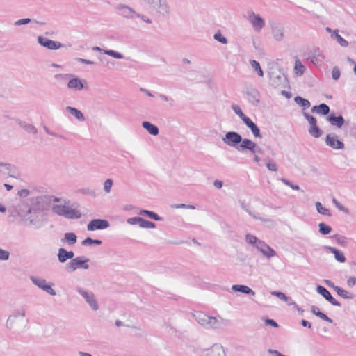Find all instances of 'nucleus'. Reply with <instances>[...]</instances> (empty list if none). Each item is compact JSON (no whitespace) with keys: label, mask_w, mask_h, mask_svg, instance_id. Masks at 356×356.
<instances>
[{"label":"nucleus","mask_w":356,"mask_h":356,"mask_svg":"<svg viewBox=\"0 0 356 356\" xmlns=\"http://www.w3.org/2000/svg\"><path fill=\"white\" fill-rule=\"evenodd\" d=\"M26 311L24 308L15 310L8 318L6 326L10 330L19 332L23 330L28 321L25 318Z\"/></svg>","instance_id":"nucleus-1"},{"label":"nucleus","mask_w":356,"mask_h":356,"mask_svg":"<svg viewBox=\"0 0 356 356\" xmlns=\"http://www.w3.org/2000/svg\"><path fill=\"white\" fill-rule=\"evenodd\" d=\"M149 5L152 11L158 16L169 17L170 15V8L166 0H144Z\"/></svg>","instance_id":"nucleus-2"},{"label":"nucleus","mask_w":356,"mask_h":356,"mask_svg":"<svg viewBox=\"0 0 356 356\" xmlns=\"http://www.w3.org/2000/svg\"><path fill=\"white\" fill-rule=\"evenodd\" d=\"M269 78L270 84L275 88H286L289 85L286 76L280 69L270 70Z\"/></svg>","instance_id":"nucleus-3"},{"label":"nucleus","mask_w":356,"mask_h":356,"mask_svg":"<svg viewBox=\"0 0 356 356\" xmlns=\"http://www.w3.org/2000/svg\"><path fill=\"white\" fill-rule=\"evenodd\" d=\"M90 259L85 258L84 257H76L72 260H70L65 266V270L68 273H72L76 271L77 269H89Z\"/></svg>","instance_id":"nucleus-4"},{"label":"nucleus","mask_w":356,"mask_h":356,"mask_svg":"<svg viewBox=\"0 0 356 356\" xmlns=\"http://www.w3.org/2000/svg\"><path fill=\"white\" fill-rule=\"evenodd\" d=\"M271 34L275 41L282 42L285 38V28L283 24L277 22H270Z\"/></svg>","instance_id":"nucleus-5"},{"label":"nucleus","mask_w":356,"mask_h":356,"mask_svg":"<svg viewBox=\"0 0 356 356\" xmlns=\"http://www.w3.org/2000/svg\"><path fill=\"white\" fill-rule=\"evenodd\" d=\"M30 280L35 286L51 296L56 295L55 290L52 289L53 283L47 282L45 279L37 276H31Z\"/></svg>","instance_id":"nucleus-6"},{"label":"nucleus","mask_w":356,"mask_h":356,"mask_svg":"<svg viewBox=\"0 0 356 356\" xmlns=\"http://www.w3.org/2000/svg\"><path fill=\"white\" fill-rule=\"evenodd\" d=\"M222 140V142L229 147L237 149L242 140V136L238 133L232 131L227 132Z\"/></svg>","instance_id":"nucleus-7"},{"label":"nucleus","mask_w":356,"mask_h":356,"mask_svg":"<svg viewBox=\"0 0 356 356\" xmlns=\"http://www.w3.org/2000/svg\"><path fill=\"white\" fill-rule=\"evenodd\" d=\"M76 291L84 298L89 306L95 311L99 309L98 303L95 299V294L92 291H86L81 287H76Z\"/></svg>","instance_id":"nucleus-8"},{"label":"nucleus","mask_w":356,"mask_h":356,"mask_svg":"<svg viewBox=\"0 0 356 356\" xmlns=\"http://www.w3.org/2000/svg\"><path fill=\"white\" fill-rule=\"evenodd\" d=\"M248 19L251 24L253 29L256 32H259L265 26L264 19L259 15L255 13L254 11L248 12Z\"/></svg>","instance_id":"nucleus-9"},{"label":"nucleus","mask_w":356,"mask_h":356,"mask_svg":"<svg viewBox=\"0 0 356 356\" xmlns=\"http://www.w3.org/2000/svg\"><path fill=\"white\" fill-rule=\"evenodd\" d=\"M33 213H42V211L40 209L35 208H30L23 216L22 220L26 225L34 226L38 228L40 227L39 222L38 220H35V218H32Z\"/></svg>","instance_id":"nucleus-10"},{"label":"nucleus","mask_w":356,"mask_h":356,"mask_svg":"<svg viewBox=\"0 0 356 356\" xmlns=\"http://www.w3.org/2000/svg\"><path fill=\"white\" fill-rule=\"evenodd\" d=\"M85 83H86L85 80H81L72 74V76H69L67 86L68 89L73 91H81L85 88Z\"/></svg>","instance_id":"nucleus-11"},{"label":"nucleus","mask_w":356,"mask_h":356,"mask_svg":"<svg viewBox=\"0 0 356 356\" xmlns=\"http://www.w3.org/2000/svg\"><path fill=\"white\" fill-rule=\"evenodd\" d=\"M115 8L120 15L127 19H133L137 15L132 8L123 3L118 4Z\"/></svg>","instance_id":"nucleus-12"},{"label":"nucleus","mask_w":356,"mask_h":356,"mask_svg":"<svg viewBox=\"0 0 356 356\" xmlns=\"http://www.w3.org/2000/svg\"><path fill=\"white\" fill-rule=\"evenodd\" d=\"M38 42L41 46L50 50L58 49L63 46V44L59 42L54 41L42 36L38 37Z\"/></svg>","instance_id":"nucleus-13"},{"label":"nucleus","mask_w":356,"mask_h":356,"mask_svg":"<svg viewBox=\"0 0 356 356\" xmlns=\"http://www.w3.org/2000/svg\"><path fill=\"white\" fill-rule=\"evenodd\" d=\"M325 144L334 149L344 148V143L338 139V136L335 134H330L326 136Z\"/></svg>","instance_id":"nucleus-14"},{"label":"nucleus","mask_w":356,"mask_h":356,"mask_svg":"<svg viewBox=\"0 0 356 356\" xmlns=\"http://www.w3.org/2000/svg\"><path fill=\"white\" fill-rule=\"evenodd\" d=\"M110 224L108 220L104 219L92 220L87 225L88 231H95L97 229H104L109 227Z\"/></svg>","instance_id":"nucleus-15"},{"label":"nucleus","mask_w":356,"mask_h":356,"mask_svg":"<svg viewBox=\"0 0 356 356\" xmlns=\"http://www.w3.org/2000/svg\"><path fill=\"white\" fill-rule=\"evenodd\" d=\"M245 241L248 243L252 245L261 252L264 250V248H266V246L268 245L264 241L259 239L258 238L250 234H247L245 235Z\"/></svg>","instance_id":"nucleus-16"},{"label":"nucleus","mask_w":356,"mask_h":356,"mask_svg":"<svg viewBox=\"0 0 356 356\" xmlns=\"http://www.w3.org/2000/svg\"><path fill=\"white\" fill-rule=\"evenodd\" d=\"M316 292L321 295L327 301L330 302L332 305L341 307V303L332 297L329 291L324 286L318 285L316 286Z\"/></svg>","instance_id":"nucleus-17"},{"label":"nucleus","mask_w":356,"mask_h":356,"mask_svg":"<svg viewBox=\"0 0 356 356\" xmlns=\"http://www.w3.org/2000/svg\"><path fill=\"white\" fill-rule=\"evenodd\" d=\"M246 95L248 100L251 104L257 106L260 102V93L255 88L248 87L246 88Z\"/></svg>","instance_id":"nucleus-18"},{"label":"nucleus","mask_w":356,"mask_h":356,"mask_svg":"<svg viewBox=\"0 0 356 356\" xmlns=\"http://www.w3.org/2000/svg\"><path fill=\"white\" fill-rule=\"evenodd\" d=\"M204 356H225V353L221 344L215 343L210 348L206 350Z\"/></svg>","instance_id":"nucleus-19"},{"label":"nucleus","mask_w":356,"mask_h":356,"mask_svg":"<svg viewBox=\"0 0 356 356\" xmlns=\"http://www.w3.org/2000/svg\"><path fill=\"white\" fill-rule=\"evenodd\" d=\"M74 253L72 250L67 251L63 248H60L58 250V254H57L58 260L61 264L65 263L68 259L72 260V259H74Z\"/></svg>","instance_id":"nucleus-20"},{"label":"nucleus","mask_w":356,"mask_h":356,"mask_svg":"<svg viewBox=\"0 0 356 356\" xmlns=\"http://www.w3.org/2000/svg\"><path fill=\"white\" fill-rule=\"evenodd\" d=\"M256 147V143L248 138H243L239 144L237 150L239 152H243L245 150H249L250 152L253 151V148Z\"/></svg>","instance_id":"nucleus-21"},{"label":"nucleus","mask_w":356,"mask_h":356,"mask_svg":"<svg viewBox=\"0 0 356 356\" xmlns=\"http://www.w3.org/2000/svg\"><path fill=\"white\" fill-rule=\"evenodd\" d=\"M243 123L251 130L252 134L256 138H261L262 136L260 134V129L257 125L250 118L245 119Z\"/></svg>","instance_id":"nucleus-22"},{"label":"nucleus","mask_w":356,"mask_h":356,"mask_svg":"<svg viewBox=\"0 0 356 356\" xmlns=\"http://www.w3.org/2000/svg\"><path fill=\"white\" fill-rule=\"evenodd\" d=\"M327 120L330 122L332 126L337 128H341L345 120L342 115L335 116L334 113H331L327 117Z\"/></svg>","instance_id":"nucleus-23"},{"label":"nucleus","mask_w":356,"mask_h":356,"mask_svg":"<svg viewBox=\"0 0 356 356\" xmlns=\"http://www.w3.org/2000/svg\"><path fill=\"white\" fill-rule=\"evenodd\" d=\"M223 319L220 317H209V320L208 321L207 325L206 328L207 329H220L223 325Z\"/></svg>","instance_id":"nucleus-24"},{"label":"nucleus","mask_w":356,"mask_h":356,"mask_svg":"<svg viewBox=\"0 0 356 356\" xmlns=\"http://www.w3.org/2000/svg\"><path fill=\"white\" fill-rule=\"evenodd\" d=\"M232 290L234 292H240L253 296H255V292L246 285L234 284L232 286Z\"/></svg>","instance_id":"nucleus-25"},{"label":"nucleus","mask_w":356,"mask_h":356,"mask_svg":"<svg viewBox=\"0 0 356 356\" xmlns=\"http://www.w3.org/2000/svg\"><path fill=\"white\" fill-rule=\"evenodd\" d=\"M193 317L200 325L206 327L210 316L204 312H197L193 314Z\"/></svg>","instance_id":"nucleus-26"},{"label":"nucleus","mask_w":356,"mask_h":356,"mask_svg":"<svg viewBox=\"0 0 356 356\" xmlns=\"http://www.w3.org/2000/svg\"><path fill=\"white\" fill-rule=\"evenodd\" d=\"M142 127L151 135L157 136L159 133V128L157 126L152 124L148 121H144L142 122Z\"/></svg>","instance_id":"nucleus-27"},{"label":"nucleus","mask_w":356,"mask_h":356,"mask_svg":"<svg viewBox=\"0 0 356 356\" xmlns=\"http://www.w3.org/2000/svg\"><path fill=\"white\" fill-rule=\"evenodd\" d=\"M325 249L329 250L332 253L334 254V258L337 261L341 263H343L346 261V257L343 252H340L339 250H337L335 248L331 247V246H325Z\"/></svg>","instance_id":"nucleus-28"},{"label":"nucleus","mask_w":356,"mask_h":356,"mask_svg":"<svg viewBox=\"0 0 356 356\" xmlns=\"http://www.w3.org/2000/svg\"><path fill=\"white\" fill-rule=\"evenodd\" d=\"M312 111L321 115H327L330 113V107L325 104H321L317 106H313Z\"/></svg>","instance_id":"nucleus-29"},{"label":"nucleus","mask_w":356,"mask_h":356,"mask_svg":"<svg viewBox=\"0 0 356 356\" xmlns=\"http://www.w3.org/2000/svg\"><path fill=\"white\" fill-rule=\"evenodd\" d=\"M93 50L97 51H102L104 54L111 56L117 59H122L124 58V56L121 53L115 51L113 50L102 49V48H100L99 47H94Z\"/></svg>","instance_id":"nucleus-30"},{"label":"nucleus","mask_w":356,"mask_h":356,"mask_svg":"<svg viewBox=\"0 0 356 356\" xmlns=\"http://www.w3.org/2000/svg\"><path fill=\"white\" fill-rule=\"evenodd\" d=\"M77 241V236L73 232H67L64 234V238L61 239L62 243H67L70 245H74Z\"/></svg>","instance_id":"nucleus-31"},{"label":"nucleus","mask_w":356,"mask_h":356,"mask_svg":"<svg viewBox=\"0 0 356 356\" xmlns=\"http://www.w3.org/2000/svg\"><path fill=\"white\" fill-rule=\"evenodd\" d=\"M66 111L69 112L72 115H73L78 120L83 122L85 120V117L81 111L78 110L77 108L72 106H67Z\"/></svg>","instance_id":"nucleus-32"},{"label":"nucleus","mask_w":356,"mask_h":356,"mask_svg":"<svg viewBox=\"0 0 356 356\" xmlns=\"http://www.w3.org/2000/svg\"><path fill=\"white\" fill-rule=\"evenodd\" d=\"M339 30H335L331 34V38L335 40L341 47H346L349 43L347 40L343 38L339 33Z\"/></svg>","instance_id":"nucleus-33"},{"label":"nucleus","mask_w":356,"mask_h":356,"mask_svg":"<svg viewBox=\"0 0 356 356\" xmlns=\"http://www.w3.org/2000/svg\"><path fill=\"white\" fill-rule=\"evenodd\" d=\"M20 128L23 129L27 133H31L33 134H36L38 132L37 129L31 124H29L26 122L20 121L18 122Z\"/></svg>","instance_id":"nucleus-34"},{"label":"nucleus","mask_w":356,"mask_h":356,"mask_svg":"<svg viewBox=\"0 0 356 356\" xmlns=\"http://www.w3.org/2000/svg\"><path fill=\"white\" fill-rule=\"evenodd\" d=\"M138 214L140 216H147L148 218L153 219L154 220H157V221L162 220L161 217H160L157 213H156L155 212L152 211H149V210H146V209H141L138 212Z\"/></svg>","instance_id":"nucleus-35"},{"label":"nucleus","mask_w":356,"mask_h":356,"mask_svg":"<svg viewBox=\"0 0 356 356\" xmlns=\"http://www.w3.org/2000/svg\"><path fill=\"white\" fill-rule=\"evenodd\" d=\"M67 206L65 204H55L52 207L54 213L59 216H65L67 211Z\"/></svg>","instance_id":"nucleus-36"},{"label":"nucleus","mask_w":356,"mask_h":356,"mask_svg":"<svg viewBox=\"0 0 356 356\" xmlns=\"http://www.w3.org/2000/svg\"><path fill=\"white\" fill-rule=\"evenodd\" d=\"M334 291L337 293V294L345 299H353L354 296L353 294L349 293L348 291L338 286L334 287Z\"/></svg>","instance_id":"nucleus-37"},{"label":"nucleus","mask_w":356,"mask_h":356,"mask_svg":"<svg viewBox=\"0 0 356 356\" xmlns=\"http://www.w3.org/2000/svg\"><path fill=\"white\" fill-rule=\"evenodd\" d=\"M264 161H266V165L268 170L273 172H277L278 170L277 164L273 159L267 157Z\"/></svg>","instance_id":"nucleus-38"},{"label":"nucleus","mask_w":356,"mask_h":356,"mask_svg":"<svg viewBox=\"0 0 356 356\" xmlns=\"http://www.w3.org/2000/svg\"><path fill=\"white\" fill-rule=\"evenodd\" d=\"M308 131L313 137L316 138L321 137L323 134V131L317 126V124L310 126Z\"/></svg>","instance_id":"nucleus-39"},{"label":"nucleus","mask_w":356,"mask_h":356,"mask_svg":"<svg viewBox=\"0 0 356 356\" xmlns=\"http://www.w3.org/2000/svg\"><path fill=\"white\" fill-rule=\"evenodd\" d=\"M294 102L303 108V109H306L310 106V102L309 100L302 98V97L297 96L294 98Z\"/></svg>","instance_id":"nucleus-40"},{"label":"nucleus","mask_w":356,"mask_h":356,"mask_svg":"<svg viewBox=\"0 0 356 356\" xmlns=\"http://www.w3.org/2000/svg\"><path fill=\"white\" fill-rule=\"evenodd\" d=\"M261 253L265 257H266L268 259L277 256V252L268 245H267L266 248H264V250L262 251Z\"/></svg>","instance_id":"nucleus-41"},{"label":"nucleus","mask_w":356,"mask_h":356,"mask_svg":"<svg viewBox=\"0 0 356 356\" xmlns=\"http://www.w3.org/2000/svg\"><path fill=\"white\" fill-rule=\"evenodd\" d=\"M315 206H316L317 211L319 213H321L322 215L327 216H331V213H330V210L328 209H326L325 207H324L321 202H316Z\"/></svg>","instance_id":"nucleus-42"},{"label":"nucleus","mask_w":356,"mask_h":356,"mask_svg":"<svg viewBox=\"0 0 356 356\" xmlns=\"http://www.w3.org/2000/svg\"><path fill=\"white\" fill-rule=\"evenodd\" d=\"M232 109L241 119L243 122L244 121L245 119H247L248 118L243 113L241 108L238 105H232Z\"/></svg>","instance_id":"nucleus-43"},{"label":"nucleus","mask_w":356,"mask_h":356,"mask_svg":"<svg viewBox=\"0 0 356 356\" xmlns=\"http://www.w3.org/2000/svg\"><path fill=\"white\" fill-rule=\"evenodd\" d=\"M319 227V232L322 235H327L330 234L332 231V227L327 225H326L325 222H320L318 224Z\"/></svg>","instance_id":"nucleus-44"},{"label":"nucleus","mask_w":356,"mask_h":356,"mask_svg":"<svg viewBox=\"0 0 356 356\" xmlns=\"http://www.w3.org/2000/svg\"><path fill=\"white\" fill-rule=\"evenodd\" d=\"M102 243L101 240L99 239H92L90 237H87L86 239H84L81 244L83 245L87 246V245H99Z\"/></svg>","instance_id":"nucleus-45"},{"label":"nucleus","mask_w":356,"mask_h":356,"mask_svg":"<svg viewBox=\"0 0 356 356\" xmlns=\"http://www.w3.org/2000/svg\"><path fill=\"white\" fill-rule=\"evenodd\" d=\"M65 216L66 218L72 219L79 218H80L81 215L75 209L67 207V211Z\"/></svg>","instance_id":"nucleus-46"},{"label":"nucleus","mask_w":356,"mask_h":356,"mask_svg":"<svg viewBox=\"0 0 356 356\" xmlns=\"http://www.w3.org/2000/svg\"><path fill=\"white\" fill-rule=\"evenodd\" d=\"M143 220H144V218H143L141 217L136 216V217H132V218H128L127 220V222L128 224L132 225L138 224L141 227V225H143Z\"/></svg>","instance_id":"nucleus-47"},{"label":"nucleus","mask_w":356,"mask_h":356,"mask_svg":"<svg viewBox=\"0 0 356 356\" xmlns=\"http://www.w3.org/2000/svg\"><path fill=\"white\" fill-rule=\"evenodd\" d=\"M250 63H251V66L257 72L258 75L259 76L262 77L264 76V72H263V70H262L259 62L253 60L251 61Z\"/></svg>","instance_id":"nucleus-48"},{"label":"nucleus","mask_w":356,"mask_h":356,"mask_svg":"<svg viewBox=\"0 0 356 356\" xmlns=\"http://www.w3.org/2000/svg\"><path fill=\"white\" fill-rule=\"evenodd\" d=\"M294 70L297 73H300L302 75L305 71V67L302 64L300 60H296L295 61Z\"/></svg>","instance_id":"nucleus-49"},{"label":"nucleus","mask_w":356,"mask_h":356,"mask_svg":"<svg viewBox=\"0 0 356 356\" xmlns=\"http://www.w3.org/2000/svg\"><path fill=\"white\" fill-rule=\"evenodd\" d=\"M79 193H80L81 194H83V195H89V196L92 197H96L95 191L94 190L88 188V187L80 188L79 190Z\"/></svg>","instance_id":"nucleus-50"},{"label":"nucleus","mask_w":356,"mask_h":356,"mask_svg":"<svg viewBox=\"0 0 356 356\" xmlns=\"http://www.w3.org/2000/svg\"><path fill=\"white\" fill-rule=\"evenodd\" d=\"M113 185V181L111 179H107L104 182V191L106 193L111 192V188Z\"/></svg>","instance_id":"nucleus-51"},{"label":"nucleus","mask_w":356,"mask_h":356,"mask_svg":"<svg viewBox=\"0 0 356 356\" xmlns=\"http://www.w3.org/2000/svg\"><path fill=\"white\" fill-rule=\"evenodd\" d=\"M332 237L336 240L338 244L343 246H346L347 245V238L345 236L335 234Z\"/></svg>","instance_id":"nucleus-52"},{"label":"nucleus","mask_w":356,"mask_h":356,"mask_svg":"<svg viewBox=\"0 0 356 356\" xmlns=\"http://www.w3.org/2000/svg\"><path fill=\"white\" fill-rule=\"evenodd\" d=\"M213 38L223 44H226L228 42L227 39L224 37L220 31L214 34Z\"/></svg>","instance_id":"nucleus-53"},{"label":"nucleus","mask_w":356,"mask_h":356,"mask_svg":"<svg viewBox=\"0 0 356 356\" xmlns=\"http://www.w3.org/2000/svg\"><path fill=\"white\" fill-rule=\"evenodd\" d=\"M272 296H274L275 297H277L279 299H280L282 301L288 302L289 297H287L284 293L281 291H271L270 292Z\"/></svg>","instance_id":"nucleus-54"},{"label":"nucleus","mask_w":356,"mask_h":356,"mask_svg":"<svg viewBox=\"0 0 356 356\" xmlns=\"http://www.w3.org/2000/svg\"><path fill=\"white\" fill-rule=\"evenodd\" d=\"M6 175L14 178H17L19 176L17 169L13 165H10Z\"/></svg>","instance_id":"nucleus-55"},{"label":"nucleus","mask_w":356,"mask_h":356,"mask_svg":"<svg viewBox=\"0 0 356 356\" xmlns=\"http://www.w3.org/2000/svg\"><path fill=\"white\" fill-rule=\"evenodd\" d=\"M10 165V163L0 162V173L6 175Z\"/></svg>","instance_id":"nucleus-56"},{"label":"nucleus","mask_w":356,"mask_h":356,"mask_svg":"<svg viewBox=\"0 0 356 356\" xmlns=\"http://www.w3.org/2000/svg\"><path fill=\"white\" fill-rule=\"evenodd\" d=\"M302 114L304 117L308 120L310 126L315 125L317 124L316 119L314 116L310 115L309 113L306 112H303Z\"/></svg>","instance_id":"nucleus-57"},{"label":"nucleus","mask_w":356,"mask_h":356,"mask_svg":"<svg viewBox=\"0 0 356 356\" xmlns=\"http://www.w3.org/2000/svg\"><path fill=\"white\" fill-rule=\"evenodd\" d=\"M280 180L286 186H289V187H291L292 189L293 190H296V191H299L300 189V188L298 186V185H296V184H293L291 181H290L289 180L286 179H284V178H282L280 179Z\"/></svg>","instance_id":"nucleus-58"},{"label":"nucleus","mask_w":356,"mask_h":356,"mask_svg":"<svg viewBox=\"0 0 356 356\" xmlns=\"http://www.w3.org/2000/svg\"><path fill=\"white\" fill-rule=\"evenodd\" d=\"M332 202L338 209L345 212L346 213H348V209L344 207L343 205H341L335 197L332 198Z\"/></svg>","instance_id":"nucleus-59"},{"label":"nucleus","mask_w":356,"mask_h":356,"mask_svg":"<svg viewBox=\"0 0 356 356\" xmlns=\"http://www.w3.org/2000/svg\"><path fill=\"white\" fill-rule=\"evenodd\" d=\"M69 76H72V74H57L54 78L57 81H65L69 79Z\"/></svg>","instance_id":"nucleus-60"},{"label":"nucleus","mask_w":356,"mask_h":356,"mask_svg":"<svg viewBox=\"0 0 356 356\" xmlns=\"http://www.w3.org/2000/svg\"><path fill=\"white\" fill-rule=\"evenodd\" d=\"M31 22V19L29 18H23V19H20L15 21L14 23V25L16 26H19L22 25L28 24Z\"/></svg>","instance_id":"nucleus-61"},{"label":"nucleus","mask_w":356,"mask_h":356,"mask_svg":"<svg viewBox=\"0 0 356 356\" xmlns=\"http://www.w3.org/2000/svg\"><path fill=\"white\" fill-rule=\"evenodd\" d=\"M341 72L338 67H334L332 71V77L334 80H338L340 77Z\"/></svg>","instance_id":"nucleus-62"},{"label":"nucleus","mask_w":356,"mask_h":356,"mask_svg":"<svg viewBox=\"0 0 356 356\" xmlns=\"http://www.w3.org/2000/svg\"><path fill=\"white\" fill-rule=\"evenodd\" d=\"M10 257V252L7 250L0 248V260L6 261Z\"/></svg>","instance_id":"nucleus-63"},{"label":"nucleus","mask_w":356,"mask_h":356,"mask_svg":"<svg viewBox=\"0 0 356 356\" xmlns=\"http://www.w3.org/2000/svg\"><path fill=\"white\" fill-rule=\"evenodd\" d=\"M267 353L270 355V356H287L282 354L280 352L276 350H273L271 348L267 349Z\"/></svg>","instance_id":"nucleus-64"}]
</instances>
